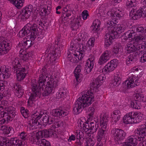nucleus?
I'll return each mask as SVG.
<instances>
[{
  "instance_id": "f257e3e1",
  "label": "nucleus",
  "mask_w": 146,
  "mask_h": 146,
  "mask_svg": "<svg viewBox=\"0 0 146 146\" xmlns=\"http://www.w3.org/2000/svg\"><path fill=\"white\" fill-rule=\"evenodd\" d=\"M106 78L103 74L100 75L90 85V90H86L80 94V97L77 99L73 107V113L77 115L80 113L84 108L88 107L94 100L93 92H97L98 88L101 86Z\"/></svg>"
},
{
  "instance_id": "f03ea898",
  "label": "nucleus",
  "mask_w": 146,
  "mask_h": 146,
  "mask_svg": "<svg viewBox=\"0 0 146 146\" xmlns=\"http://www.w3.org/2000/svg\"><path fill=\"white\" fill-rule=\"evenodd\" d=\"M126 28L124 24L115 25L111 27L108 34L105 38V47L107 48L112 44L114 39L117 37V34H120L124 31Z\"/></svg>"
},
{
  "instance_id": "7ed1b4c3",
  "label": "nucleus",
  "mask_w": 146,
  "mask_h": 146,
  "mask_svg": "<svg viewBox=\"0 0 146 146\" xmlns=\"http://www.w3.org/2000/svg\"><path fill=\"white\" fill-rule=\"evenodd\" d=\"M38 33L37 25L33 23H27L19 32V37L21 38L28 35L29 38L32 40L36 38Z\"/></svg>"
},
{
  "instance_id": "20e7f679",
  "label": "nucleus",
  "mask_w": 146,
  "mask_h": 146,
  "mask_svg": "<svg viewBox=\"0 0 146 146\" xmlns=\"http://www.w3.org/2000/svg\"><path fill=\"white\" fill-rule=\"evenodd\" d=\"M109 118V115L106 113H104L103 116L100 117V123L101 127L99 128L98 131L97 135V141L102 140L106 135L107 125Z\"/></svg>"
},
{
  "instance_id": "39448f33",
  "label": "nucleus",
  "mask_w": 146,
  "mask_h": 146,
  "mask_svg": "<svg viewBox=\"0 0 146 146\" xmlns=\"http://www.w3.org/2000/svg\"><path fill=\"white\" fill-rule=\"evenodd\" d=\"M142 114L138 112H129L123 117V122L126 124H131L139 123L142 119Z\"/></svg>"
},
{
  "instance_id": "423d86ee",
  "label": "nucleus",
  "mask_w": 146,
  "mask_h": 146,
  "mask_svg": "<svg viewBox=\"0 0 146 146\" xmlns=\"http://www.w3.org/2000/svg\"><path fill=\"white\" fill-rule=\"evenodd\" d=\"M142 114L138 112H129L123 117V122L126 124H131L139 123L142 119Z\"/></svg>"
},
{
  "instance_id": "0eeeda50",
  "label": "nucleus",
  "mask_w": 146,
  "mask_h": 146,
  "mask_svg": "<svg viewBox=\"0 0 146 146\" xmlns=\"http://www.w3.org/2000/svg\"><path fill=\"white\" fill-rule=\"evenodd\" d=\"M144 138L138 126L134 131L133 135L129 137L125 142L132 146H135L138 143V141H143Z\"/></svg>"
},
{
  "instance_id": "6e6552de",
  "label": "nucleus",
  "mask_w": 146,
  "mask_h": 146,
  "mask_svg": "<svg viewBox=\"0 0 146 146\" xmlns=\"http://www.w3.org/2000/svg\"><path fill=\"white\" fill-rule=\"evenodd\" d=\"M49 78L48 80V82L45 88V90L42 93V96H46L52 93H54L55 88L58 86V82L53 78L52 75H50Z\"/></svg>"
},
{
  "instance_id": "1a4fd4ad",
  "label": "nucleus",
  "mask_w": 146,
  "mask_h": 146,
  "mask_svg": "<svg viewBox=\"0 0 146 146\" xmlns=\"http://www.w3.org/2000/svg\"><path fill=\"white\" fill-rule=\"evenodd\" d=\"M111 132L116 143L118 144L122 143V141L124 139L126 135L125 132L122 129L117 128L113 129Z\"/></svg>"
},
{
  "instance_id": "9d476101",
  "label": "nucleus",
  "mask_w": 146,
  "mask_h": 146,
  "mask_svg": "<svg viewBox=\"0 0 146 146\" xmlns=\"http://www.w3.org/2000/svg\"><path fill=\"white\" fill-rule=\"evenodd\" d=\"M39 82H38L35 79L33 80L31 82V86L32 91L31 92L30 96L35 99L38 96L40 97V96L41 92V89L42 90L44 89V85L42 86L41 84L39 85Z\"/></svg>"
},
{
  "instance_id": "9b49d317",
  "label": "nucleus",
  "mask_w": 146,
  "mask_h": 146,
  "mask_svg": "<svg viewBox=\"0 0 146 146\" xmlns=\"http://www.w3.org/2000/svg\"><path fill=\"white\" fill-rule=\"evenodd\" d=\"M129 15L133 20H137L141 17H146V7H142L138 10L136 9L131 10Z\"/></svg>"
},
{
  "instance_id": "f8f14e48",
  "label": "nucleus",
  "mask_w": 146,
  "mask_h": 146,
  "mask_svg": "<svg viewBox=\"0 0 146 146\" xmlns=\"http://www.w3.org/2000/svg\"><path fill=\"white\" fill-rule=\"evenodd\" d=\"M134 31L132 30H128L125 32L124 35L126 39L132 37L133 35L135 34V32L141 33H146V27L144 25H140L135 28Z\"/></svg>"
},
{
  "instance_id": "ddd939ff",
  "label": "nucleus",
  "mask_w": 146,
  "mask_h": 146,
  "mask_svg": "<svg viewBox=\"0 0 146 146\" xmlns=\"http://www.w3.org/2000/svg\"><path fill=\"white\" fill-rule=\"evenodd\" d=\"M110 51L107 50L104 52L100 56L98 62V65H97V68L98 69V70L104 72L103 64L106 62L109 59L110 57Z\"/></svg>"
},
{
  "instance_id": "4468645a",
  "label": "nucleus",
  "mask_w": 146,
  "mask_h": 146,
  "mask_svg": "<svg viewBox=\"0 0 146 146\" xmlns=\"http://www.w3.org/2000/svg\"><path fill=\"white\" fill-rule=\"evenodd\" d=\"M129 77L127 80H126L125 83H123V84L126 85V87L127 88H133L137 86L138 77L132 73L129 74Z\"/></svg>"
},
{
  "instance_id": "2eb2a0df",
  "label": "nucleus",
  "mask_w": 146,
  "mask_h": 146,
  "mask_svg": "<svg viewBox=\"0 0 146 146\" xmlns=\"http://www.w3.org/2000/svg\"><path fill=\"white\" fill-rule=\"evenodd\" d=\"M11 47L10 41L5 40L0 42V55H4L7 54Z\"/></svg>"
},
{
  "instance_id": "dca6fc26",
  "label": "nucleus",
  "mask_w": 146,
  "mask_h": 146,
  "mask_svg": "<svg viewBox=\"0 0 146 146\" xmlns=\"http://www.w3.org/2000/svg\"><path fill=\"white\" fill-rule=\"evenodd\" d=\"M43 114V113L42 112L39 113L37 111L33 114L29 121V124L30 126L32 127L41 125L38 121L41 118Z\"/></svg>"
},
{
  "instance_id": "f3484780",
  "label": "nucleus",
  "mask_w": 146,
  "mask_h": 146,
  "mask_svg": "<svg viewBox=\"0 0 146 146\" xmlns=\"http://www.w3.org/2000/svg\"><path fill=\"white\" fill-rule=\"evenodd\" d=\"M68 113L69 111L65 109L64 107H60L56 109H53L50 112L51 115L57 118L59 116L65 117Z\"/></svg>"
},
{
  "instance_id": "a211bd4d",
  "label": "nucleus",
  "mask_w": 146,
  "mask_h": 146,
  "mask_svg": "<svg viewBox=\"0 0 146 146\" xmlns=\"http://www.w3.org/2000/svg\"><path fill=\"white\" fill-rule=\"evenodd\" d=\"M33 9V6L31 5L25 7L21 10L20 16L23 21H26L29 17Z\"/></svg>"
},
{
  "instance_id": "6ab92c4d",
  "label": "nucleus",
  "mask_w": 146,
  "mask_h": 146,
  "mask_svg": "<svg viewBox=\"0 0 146 146\" xmlns=\"http://www.w3.org/2000/svg\"><path fill=\"white\" fill-rule=\"evenodd\" d=\"M54 130L50 127L48 130L44 129L38 131L35 137L42 138L44 137L46 138L54 136Z\"/></svg>"
},
{
  "instance_id": "aec40b11",
  "label": "nucleus",
  "mask_w": 146,
  "mask_h": 146,
  "mask_svg": "<svg viewBox=\"0 0 146 146\" xmlns=\"http://www.w3.org/2000/svg\"><path fill=\"white\" fill-rule=\"evenodd\" d=\"M118 64V60L116 59H113L108 62L103 69L104 72L106 73L112 72L116 68Z\"/></svg>"
},
{
  "instance_id": "412c9836",
  "label": "nucleus",
  "mask_w": 146,
  "mask_h": 146,
  "mask_svg": "<svg viewBox=\"0 0 146 146\" xmlns=\"http://www.w3.org/2000/svg\"><path fill=\"white\" fill-rule=\"evenodd\" d=\"M13 89L14 94L19 98H21L24 93V90L23 86L19 83L14 84L13 86Z\"/></svg>"
},
{
  "instance_id": "4be33fe9",
  "label": "nucleus",
  "mask_w": 146,
  "mask_h": 146,
  "mask_svg": "<svg viewBox=\"0 0 146 146\" xmlns=\"http://www.w3.org/2000/svg\"><path fill=\"white\" fill-rule=\"evenodd\" d=\"M47 66H45L42 68V69L40 71V74L39 76L38 82H39V85L40 84L42 85H44V83L46 81V78H49L50 75L51 74L47 75L46 74L47 69L46 68Z\"/></svg>"
},
{
  "instance_id": "5701e85b",
  "label": "nucleus",
  "mask_w": 146,
  "mask_h": 146,
  "mask_svg": "<svg viewBox=\"0 0 146 146\" xmlns=\"http://www.w3.org/2000/svg\"><path fill=\"white\" fill-rule=\"evenodd\" d=\"M9 69L5 66H1L0 68V80H3L9 78L10 75Z\"/></svg>"
},
{
  "instance_id": "b1692460",
  "label": "nucleus",
  "mask_w": 146,
  "mask_h": 146,
  "mask_svg": "<svg viewBox=\"0 0 146 146\" xmlns=\"http://www.w3.org/2000/svg\"><path fill=\"white\" fill-rule=\"evenodd\" d=\"M94 57L92 56L87 60L84 70L85 72H86L87 74L89 73L92 70L94 65Z\"/></svg>"
},
{
  "instance_id": "393cba45",
  "label": "nucleus",
  "mask_w": 146,
  "mask_h": 146,
  "mask_svg": "<svg viewBox=\"0 0 146 146\" xmlns=\"http://www.w3.org/2000/svg\"><path fill=\"white\" fill-rule=\"evenodd\" d=\"M28 68V67H26V68L24 67L23 70H17V72H14V73L16 74L18 81H21L25 78Z\"/></svg>"
},
{
  "instance_id": "a878e982",
  "label": "nucleus",
  "mask_w": 146,
  "mask_h": 146,
  "mask_svg": "<svg viewBox=\"0 0 146 146\" xmlns=\"http://www.w3.org/2000/svg\"><path fill=\"white\" fill-rule=\"evenodd\" d=\"M39 137H35L32 138L31 141L33 143L37 144H40V146H51L50 143L45 139Z\"/></svg>"
},
{
  "instance_id": "bb28decb",
  "label": "nucleus",
  "mask_w": 146,
  "mask_h": 146,
  "mask_svg": "<svg viewBox=\"0 0 146 146\" xmlns=\"http://www.w3.org/2000/svg\"><path fill=\"white\" fill-rule=\"evenodd\" d=\"M11 64L12 66V71L14 72H17V70H21L23 69L24 67H22L21 66L19 59L18 58H16L15 59L12 61Z\"/></svg>"
},
{
  "instance_id": "cd10ccee",
  "label": "nucleus",
  "mask_w": 146,
  "mask_h": 146,
  "mask_svg": "<svg viewBox=\"0 0 146 146\" xmlns=\"http://www.w3.org/2000/svg\"><path fill=\"white\" fill-rule=\"evenodd\" d=\"M99 120L98 119L92 121L90 122V132L92 133L96 132L99 127Z\"/></svg>"
},
{
  "instance_id": "c85d7f7f",
  "label": "nucleus",
  "mask_w": 146,
  "mask_h": 146,
  "mask_svg": "<svg viewBox=\"0 0 146 146\" xmlns=\"http://www.w3.org/2000/svg\"><path fill=\"white\" fill-rule=\"evenodd\" d=\"M138 55L136 53L130 54L126 60V64L129 66L130 64L135 62L138 60Z\"/></svg>"
},
{
  "instance_id": "c756f323",
  "label": "nucleus",
  "mask_w": 146,
  "mask_h": 146,
  "mask_svg": "<svg viewBox=\"0 0 146 146\" xmlns=\"http://www.w3.org/2000/svg\"><path fill=\"white\" fill-rule=\"evenodd\" d=\"M72 50V49H70L69 50V53H68V60L72 63L78 62V58L75 55V53H73Z\"/></svg>"
},
{
  "instance_id": "7c9ffc66",
  "label": "nucleus",
  "mask_w": 146,
  "mask_h": 146,
  "mask_svg": "<svg viewBox=\"0 0 146 146\" xmlns=\"http://www.w3.org/2000/svg\"><path fill=\"white\" fill-rule=\"evenodd\" d=\"M121 115V113L119 110H117L114 111L111 115L112 122L116 123L120 119Z\"/></svg>"
},
{
  "instance_id": "2f4dec72",
  "label": "nucleus",
  "mask_w": 146,
  "mask_h": 146,
  "mask_svg": "<svg viewBox=\"0 0 146 146\" xmlns=\"http://www.w3.org/2000/svg\"><path fill=\"white\" fill-rule=\"evenodd\" d=\"M2 117L3 119H1L3 123H7L9 121H12L9 114L7 112H6L4 110L1 111L0 114V117Z\"/></svg>"
},
{
  "instance_id": "473e14b6",
  "label": "nucleus",
  "mask_w": 146,
  "mask_h": 146,
  "mask_svg": "<svg viewBox=\"0 0 146 146\" xmlns=\"http://www.w3.org/2000/svg\"><path fill=\"white\" fill-rule=\"evenodd\" d=\"M101 24V23L99 20H96L94 21L93 25L90 27L92 31L94 33L97 32L100 30Z\"/></svg>"
},
{
  "instance_id": "72a5a7b5",
  "label": "nucleus",
  "mask_w": 146,
  "mask_h": 146,
  "mask_svg": "<svg viewBox=\"0 0 146 146\" xmlns=\"http://www.w3.org/2000/svg\"><path fill=\"white\" fill-rule=\"evenodd\" d=\"M31 40H25L24 39L21 41L20 44V46H21L23 48H25V49L28 48H29L32 46L33 42H32Z\"/></svg>"
},
{
  "instance_id": "f704fd0d",
  "label": "nucleus",
  "mask_w": 146,
  "mask_h": 146,
  "mask_svg": "<svg viewBox=\"0 0 146 146\" xmlns=\"http://www.w3.org/2000/svg\"><path fill=\"white\" fill-rule=\"evenodd\" d=\"M51 10L50 4H48L47 5H44V7H43L42 9L41 10L40 15L42 16L47 15L50 13Z\"/></svg>"
},
{
  "instance_id": "c9c22d12",
  "label": "nucleus",
  "mask_w": 146,
  "mask_h": 146,
  "mask_svg": "<svg viewBox=\"0 0 146 146\" xmlns=\"http://www.w3.org/2000/svg\"><path fill=\"white\" fill-rule=\"evenodd\" d=\"M121 75L120 73L118 72L116 73L115 75L114 78L113 80L112 81V84L113 86H117L119 85L121 82Z\"/></svg>"
},
{
  "instance_id": "e433bc0d",
  "label": "nucleus",
  "mask_w": 146,
  "mask_h": 146,
  "mask_svg": "<svg viewBox=\"0 0 146 146\" xmlns=\"http://www.w3.org/2000/svg\"><path fill=\"white\" fill-rule=\"evenodd\" d=\"M8 146H19V143H21V140L17 139L16 137L11 138L10 139H9Z\"/></svg>"
},
{
  "instance_id": "4c0bfd02",
  "label": "nucleus",
  "mask_w": 146,
  "mask_h": 146,
  "mask_svg": "<svg viewBox=\"0 0 146 146\" xmlns=\"http://www.w3.org/2000/svg\"><path fill=\"white\" fill-rule=\"evenodd\" d=\"M81 39L80 38H74L71 41L70 44V47L71 48H74L75 50L78 49V45L80 43Z\"/></svg>"
},
{
  "instance_id": "58836bf2",
  "label": "nucleus",
  "mask_w": 146,
  "mask_h": 146,
  "mask_svg": "<svg viewBox=\"0 0 146 146\" xmlns=\"http://www.w3.org/2000/svg\"><path fill=\"white\" fill-rule=\"evenodd\" d=\"M126 6L128 8H131V10H133V9H137L136 3L135 0H127L126 2Z\"/></svg>"
},
{
  "instance_id": "ea45409f",
  "label": "nucleus",
  "mask_w": 146,
  "mask_h": 146,
  "mask_svg": "<svg viewBox=\"0 0 146 146\" xmlns=\"http://www.w3.org/2000/svg\"><path fill=\"white\" fill-rule=\"evenodd\" d=\"M33 55V52H31L28 53H26L25 54H20L19 57L22 60L26 61L29 59H31Z\"/></svg>"
},
{
  "instance_id": "a19ab883",
  "label": "nucleus",
  "mask_w": 146,
  "mask_h": 146,
  "mask_svg": "<svg viewBox=\"0 0 146 146\" xmlns=\"http://www.w3.org/2000/svg\"><path fill=\"white\" fill-rule=\"evenodd\" d=\"M74 22L71 24V28L73 31L77 30L79 28V24L80 23V19L78 18H74Z\"/></svg>"
},
{
  "instance_id": "79ce46f5",
  "label": "nucleus",
  "mask_w": 146,
  "mask_h": 146,
  "mask_svg": "<svg viewBox=\"0 0 146 146\" xmlns=\"http://www.w3.org/2000/svg\"><path fill=\"white\" fill-rule=\"evenodd\" d=\"M120 45L118 44H116L113 47L112 50V52L113 56H117L121 51L120 50Z\"/></svg>"
},
{
  "instance_id": "37998d69",
  "label": "nucleus",
  "mask_w": 146,
  "mask_h": 146,
  "mask_svg": "<svg viewBox=\"0 0 146 146\" xmlns=\"http://www.w3.org/2000/svg\"><path fill=\"white\" fill-rule=\"evenodd\" d=\"M64 41V40L61 38L60 36L58 35L55 40V44L59 46L60 49L61 48L62 49V48L64 46L63 43Z\"/></svg>"
},
{
  "instance_id": "c03bdc74",
  "label": "nucleus",
  "mask_w": 146,
  "mask_h": 146,
  "mask_svg": "<svg viewBox=\"0 0 146 146\" xmlns=\"http://www.w3.org/2000/svg\"><path fill=\"white\" fill-rule=\"evenodd\" d=\"M68 95L67 91L66 90L63 89L60 90L56 94V96L58 98H66Z\"/></svg>"
},
{
  "instance_id": "a18cd8bd",
  "label": "nucleus",
  "mask_w": 146,
  "mask_h": 146,
  "mask_svg": "<svg viewBox=\"0 0 146 146\" xmlns=\"http://www.w3.org/2000/svg\"><path fill=\"white\" fill-rule=\"evenodd\" d=\"M82 69L81 66L80 65H78L75 68L74 71V74L76 77V80L78 81V78L80 76Z\"/></svg>"
},
{
  "instance_id": "49530a36",
  "label": "nucleus",
  "mask_w": 146,
  "mask_h": 146,
  "mask_svg": "<svg viewBox=\"0 0 146 146\" xmlns=\"http://www.w3.org/2000/svg\"><path fill=\"white\" fill-rule=\"evenodd\" d=\"M134 99L140 102H145L146 101L145 98L142 94H135L134 96Z\"/></svg>"
},
{
  "instance_id": "de8ad7c7",
  "label": "nucleus",
  "mask_w": 146,
  "mask_h": 146,
  "mask_svg": "<svg viewBox=\"0 0 146 146\" xmlns=\"http://www.w3.org/2000/svg\"><path fill=\"white\" fill-rule=\"evenodd\" d=\"M131 106L133 109H139L141 108L140 103L135 99L131 101Z\"/></svg>"
},
{
  "instance_id": "09e8293b",
  "label": "nucleus",
  "mask_w": 146,
  "mask_h": 146,
  "mask_svg": "<svg viewBox=\"0 0 146 146\" xmlns=\"http://www.w3.org/2000/svg\"><path fill=\"white\" fill-rule=\"evenodd\" d=\"M9 139L4 137L0 136V146H8Z\"/></svg>"
},
{
  "instance_id": "8fccbe9b",
  "label": "nucleus",
  "mask_w": 146,
  "mask_h": 146,
  "mask_svg": "<svg viewBox=\"0 0 146 146\" xmlns=\"http://www.w3.org/2000/svg\"><path fill=\"white\" fill-rule=\"evenodd\" d=\"M64 11L62 12L61 17L63 19L66 21L68 17L71 15V14L70 13V11L68 10L66 8H65Z\"/></svg>"
},
{
  "instance_id": "3c124183",
  "label": "nucleus",
  "mask_w": 146,
  "mask_h": 146,
  "mask_svg": "<svg viewBox=\"0 0 146 146\" xmlns=\"http://www.w3.org/2000/svg\"><path fill=\"white\" fill-rule=\"evenodd\" d=\"M20 112L22 115L25 118H28L29 116V111L25 108L22 107L20 108Z\"/></svg>"
},
{
  "instance_id": "603ef678",
  "label": "nucleus",
  "mask_w": 146,
  "mask_h": 146,
  "mask_svg": "<svg viewBox=\"0 0 146 146\" xmlns=\"http://www.w3.org/2000/svg\"><path fill=\"white\" fill-rule=\"evenodd\" d=\"M95 111V109L93 107H90L89 108L88 111V115L89 116V117L88 119V120H90L91 119H92L93 117V116Z\"/></svg>"
},
{
  "instance_id": "864d4df0",
  "label": "nucleus",
  "mask_w": 146,
  "mask_h": 146,
  "mask_svg": "<svg viewBox=\"0 0 146 146\" xmlns=\"http://www.w3.org/2000/svg\"><path fill=\"white\" fill-rule=\"evenodd\" d=\"M135 45L132 44H129L126 47V50L128 53H131L135 52Z\"/></svg>"
},
{
  "instance_id": "5fc2aeb1",
  "label": "nucleus",
  "mask_w": 146,
  "mask_h": 146,
  "mask_svg": "<svg viewBox=\"0 0 146 146\" xmlns=\"http://www.w3.org/2000/svg\"><path fill=\"white\" fill-rule=\"evenodd\" d=\"M48 115H44L41 119V121H40L41 123L45 126L48 125Z\"/></svg>"
},
{
  "instance_id": "6e6d98bb",
  "label": "nucleus",
  "mask_w": 146,
  "mask_h": 146,
  "mask_svg": "<svg viewBox=\"0 0 146 146\" xmlns=\"http://www.w3.org/2000/svg\"><path fill=\"white\" fill-rule=\"evenodd\" d=\"M86 140V146H93L95 143V141L90 138H87Z\"/></svg>"
},
{
  "instance_id": "4d7b16f0",
  "label": "nucleus",
  "mask_w": 146,
  "mask_h": 146,
  "mask_svg": "<svg viewBox=\"0 0 146 146\" xmlns=\"http://www.w3.org/2000/svg\"><path fill=\"white\" fill-rule=\"evenodd\" d=\"M14 108H12L11 110L9 109L8 110L7 112L8 113L12 120L14 119L15 116L16 115V114H15V113L14 112Z\"/></svg>"
},
{
  "instance_id": "13d9d810",
  "label": "nucleus",
  "mask_w": 146,
  "mask_h": 146,
  "mask_svg": "<svg viewBox=\"0 0 146 146\" xmlns=\"http://www.w3.org/2000/svg\"><path fill=\"white\" fill-rule=\"evenodd\" d=\"M83 126H82V128L86 131H87L90 130V122L89 121H87L84 123Z\"/></svg>"
},
{
  "instance_id": "bf43d9fd",
  "label": "nucleus",
  "mask_w": 146,
  "mask_h": 146,
  "mask_svg": "<svg viewBox=\"0 0 146 146\" xmlns=\"http://www.w3.org/2000/svg\"><path fill=\"white\" fill-rule=\"evenodd\" d=\"M48 125H50L52 124H53L54 122H55V120L56 118H55V117H54V116L52 115H48Z\"/></svg>"
},
{
  "instance_id": "052dcab7",
  "label": "nucleus",
  "mask_w": 146,
  "mask_h": 146,
  "mask_svg": "<svg viewBox=\"0 0 146 146\" xmlns=\"http://www.w3.org/2000/svg\"><path fill=\"white\" fill-rule=\"evenodd\" d=\"M106 8L104 5H101L100 7L99 11V14L100 15L102 16H104L106 13Z\"/></svg>"
},
{
  "instance_id": "680f3d73",
  "label": "nucleus",
  "mask_w": 146,
  "mask_h": 146,
  "mask_svg": "<svg viewBox=\"0 0 146 146\" xmlns=\"http://www.w3.org/2000/svg\"><path fill=\"white\" fill-rule=\"evenodd\" d=\"M37 23L38 24V28L40 29L43 30L47 29V26L45 25V23H43L41 20L39 21L38 22L37 21Z\"/></svg>"
},
{
  "instance_id": "e2e57ef3",
  "label": "nucleus",
  "mask_w": 146,
  "mask_h": 146,
  "mask_svg": "<svg viewBox=\"0 0 146 146\" xmlns=\"http://www.w3.org/2000/svg\"><path fill=\"white\" fill-rule=\"evenodd\" d=\"M84 52H80L77 50L75 53V54L78 58V61L80 60L83 57Z\"/></svg>"
},
{
  "instance_id": "0e129e2a",
  "label": "nucleus",
  "mask_w": 146,
  "mask_h": 146,
  "mask_svg": "<svg viewBox=\"0 0 146 146\" xmlns=\"http://www.w3.org/2000/svg\"><path fill=\"white\" fill-rule=\"evenodd\" d=\"M55 121V122H54L53 124L50 126L53 129H54L55 128H57L60 126L59 123L58 118H56V119Z\"/></svg>"
},
{
  "instance_id": "69168bd1",
  "label": "nucleus",
  "mask_w": 146,
  "mask_h": 146,
  "mask_svg": "<svg viewBox=\"0 0 146 146\" xmlns=\"http://www.w3.org/2000/svg\"><path fill=\"white\" fill-rule=\"evenodd\" d=\"M19 136V138L21 139L23 141L26 140L27 138L26 133L25 131H22L21 132Z\"/></svg>"
},
{
  "instance_id": "338daca9",
  "label": "nucleus",
  "mask_w": 146,
  "mask_h": 146,
  "mask_svg": "<svg viewBox=\"0 0 146 146\" xmlns=\"http://www.w3.org/2000/svg\"><path fill=\"white\" fill-rule=\"evenodd\" d=\"M55 56L53 53L49 54L47 57V58L49 59V60L50 62H53L55 60Z\"/></svg>"
},
{
  "instance_id": "774afa93",
  "label": "nucleus",
  "mask_w": 146,
  "mask_h": 146,
  "mask_svg": "<svg viewBox=\"0 0 146 146\" xmlns=\"http://www.w3.org/2000/svg\"><path fill=\"white\" fill-rule=\"evenodd\" d=\"M145 35H140L136 36L135 38V40L137 42H139L140 41L145 40Z\"/></svg>"
}]
</instances>
